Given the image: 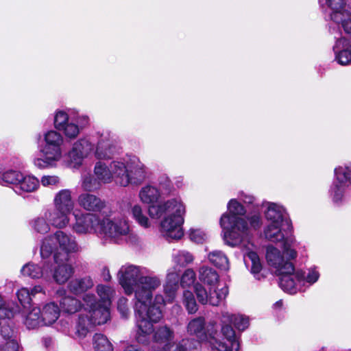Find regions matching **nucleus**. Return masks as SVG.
I'll return each instance as SVG.
<instances>
[{"mask_svg":"<svg viewBox=\"0 0 351 351\" xmlns=\"http://www.w3.org/2000/svg\"><path fill=\"white\" fill-rule=\"evenodd\" d=\"M141 201L149 204L148 213L153 219H159L165 214H169L160 222V231L168 241L178 240L183 236L182 224L186 212L180 197L169 199L157 203L161 197L158 188L149 184L143 186L138 194Z\"/></svg>","mask_w":351,"mask_h":351,"instance_id":"1","label":"nucleus"},{"mask_svg":"<svg viewBox=\"0 0 351 351\" xmlns=\"http://www.w3.org/2000/svg\"><path fill=\"white\" fill-rule=\"evenodd\" d=\"M228 210L229 213L223 214L220 219L225 243L232 247L241 245L245 248V261L247 263L246 258L251 261V272L260 280L259 273L262 269V265L258 254L253 251L254 245L251 242L250 229L247 221L239 217L244 215L246 210L235 199L230 200Z\"/></svg>","mask_w":351,"mask_h":351,"instance_id":"2","label":"nucleus"},{"mask_svg":"<svg viewBox=\"0 0 351 351\" xmlns=\"http://www.w3.org/2000/svg\"><path fill=\"white\" fill-rule=\"evenodd\" d=\"M117 276L125 293H134V313L142 318L153 292L161 285V279L146 267L132 265L122 266Z\"/></svg>","mask_w":351,"mask_h":351,"instance_id":"3","label":"nucleus"},{"mask_svg":"<svg viewBox=\"0 0 351 351\" xmlns=\"http://www.w3.org/2000/svg\"><path fill=\"white\" fill-rule=\"evenodd\" d=\"M187 332L194 335L200 344L201 341H207L212 351H239L240 347L239 337L230 326H221V332L216 329V323L210 322L205 328V319L203 317H196L189 322Z\"/></svg>","mask_w":351,"mask_h":351,"instance_id":"4","label":"nucleus"},{"mask_svg":"<svg viewBox=\"0 0 351 351\" xmlns=\"http://www.w3.org/2000/svg\"><path fill=\"white\" fill-rule=\"evenodd\" d=\"M136 332V339L141 344H147L150 341V335H152L153 341L162 347L169 345L174 339L175 334L172 328L167 325L159 326L154 328L153 323L158 322L162 317V311L158 307L147 308L146 306L145 313L143 317H140L135 313Z\"/></svg>","mask_w":351,"mask_h":351,"instance_id":"5","label":"nucleus"},{"mask_svg":"<svg viewBox=\"0 0 351 351\" xmlns=\"http://www.w3.org/2000/svg\"><path fill=\"white\" fill-rule=\"evenodd\" d=\"M199 280L207 285V290L202 285H194L195 293L199 303L218 306L224 300L228 293V287L218 289L219 276L217 271L210 267L202 266L199 269Z\"/></svg>","mask_w":351,"mask_h":351,"instance_id":"6","label":"nucleus"},{"mask_svg":"<svg viewBox=\"0 0 351 351\" xmlns=\"http://www.w3.org/2000/svg\"><path fill=\"white\" fill-rule=\"evenodd\" d=\"M83 308L86 315L80 314L76 325V332L84 337L95 325L105 324L110 318V306L97 302L93 294L83 296Z\"/></svg>","mask_w":351,"mask_h":351,"instance_id":"7","label":"nucleus"},{"mask_svg":"<svg viewBox=\"0 0 351 351\" xmlns=\"http://www.w3.org/2000/svg\"><path fill=\"white\" fill-rule=\"evenodd\" d=\"M53 239L58 244V248L53 252V260L69 261L70 254L76 253L80 250L74 237L62 230H57L53 235L43 239L40 249V256L43 259L49 258L53 252L54 247L51 243Z\"/></svg>","mask_w":351,"mask_h":351,"instance_id":"8","label":"nucleus"},{"mask_svg":"<svg viewBox=\"0 0 351 351\" xmlns=\"http://www.w3.org/2000/svg\"><path fill=\"white\" fill-rule=\"evenodd\" d=\"M283 248L282 254L276 247L270 245L267 247L266 260L268 265L275 269V273L279 276V285L283 290H291L294 288V282L291 273L294 271V266L291 262L294 258H289Z\"/></svg>","mask_w":351,"mask_h":351,"instance_id":"9","label":"nucleus"},{"mask_svg":"<svg viewBox=\"0 0 351 351\" xmlns=\"http://www.w3.org/2000/svg\"><path fill=\"white\" fill-rule=\"evenodd\" d=\"M130 235V227L125 219L109 217L101 218L98 237L101 239L103 243H121L126 241Z\"/></svg>","mask_w":351,"mask_h":351,"instance_id":"10","label":"nucleus"},{"mask_svg":"<svg viewBox=\"0 0 351 351\" xmlns=\"http://www.w3.org/2000/svg\"><path fill=\"white\" fill-rule=\"evenodd\" d=\"M290 230L287 228L285 224H268L265 228L264 235L271 242L281 243L289 258H295L297 252L291 248L294 239L291 235H289L288 230Z\"/></svg>","mask_w":351,"mask_h":351,"instance_id":"11","label":"nucleus"},{"mask_svg":"<svg viewBox=\"0 0 351 351\" xmlns=\"http://www.w3.org/2000/svg\"><path fill=\"white\" fill-rule=\"evenodd\" d=\"M351 184V166H339L335 169V180L329 190L330 197L335 204L343 201L346 189Z\"/></svg>","mask_w":351,"mask_h":351,"instance_id":"12","label":"nucleus"},{"mask_svg":"<svg viewBox=\"0 0 351 351\" xmlns=\"http://www.w3.org/2000/svg\"><path fill=\"white\" fill-rule=\"evenodd\" d=\"M95 144L88 137H83L76 141L67 154L69 165L73 168L80 167L84 159L87 158L93 152Z\"/></svg>","mask_w":351,"mask_h":351,"instance_id":"13","label":"nucleus"},{"mask_svg":"<svg viewBox=\"0 0 351 351\" xmlns=\"http://www.w3.org/2000/svg\"><path fill=\"white\" fill-rule=\"evenodd\" d=\"M75 222L71 226L73 232L78 235L95 234L98 231L101 218L93 213H74Z\"/></svg>","mask_w":351,"mask_h":351,"instance_id":"14","label":"nucleus"},{"mask_svg":"<svg viewBox=\"0 0 351 351\" xmlns=\"http://www.w3.org/2000/svg\"><path fill=\"white\" fill-rule=\"evenodd\" d=\"M39 152L42 158L34 160V165L40 169L55 166L63 156V148L39 145Z\"/></svg>","mask_w":351,"mask_h":351,"instance_id":"15","label":"nucleus"},{"mask_svg":"<svg viewBox=\"0 0 351 351\" xmlns=\"http://www.w3.org/2000/svg\"><path fill=\"white\" fill-rule=\"evenodd\" d=\"M319 278V273L316 267H311L306 271L295 270L291 273V278L294 282V288L291 290H284L291 294L296 293L301 290L302 287L306 284L312 285L316 282Z\"/></svg>","mask_w":351,"mask_h":351,"instance_id":"16","label":"nucleus"},{"mask_svg":"<svg viewBox=\"0 0 351 351\" xmlns=\"http://www.w3.org/2000/svg\"><path fill=\"white\" fill-rule=\"evenodd\" d=\"M265 217L269 224H285L287 229L291 228V221L285 208L278 204L267 202Z\"/></svg>","mask_w":351,"mask_h":351,"instance_id":"17","label":"nucleus"},{"mask_svg":"<svg viewBox=\"0 0 351 351\" xmlns=\"http://www.w3.org/2000/svg\"><path fill=\"white\" fill-rule=\"evenodd\" d=\"M21 274L25 277L32 279L43 278L45 280H49L51 276V269L49 263H43L39 265L32 262L24 265L21 269Z\"/></svg>","mask_w":351,"mask_h":351,"instance_id":"18","label":"nucleus"},{"mask_svg":"<svg viewBox=\"0 0 351 351\" xmlns=\"http://www.w3.org/2000/svg\"><path fill=\"white\" fill-rule=\"evenodd\" d=\"M119 152V147L113 140L108 136H101L98 141L94 152L99 161L110 160Z\"/></svg>","mask_w":351,"mask_h":351,"instance_id":"19","label":"nucleus"},{"mask_svg":"<svg viewBox=\"0 0 351 351\" xmlns=\"http://www.w3.org/2000/svg\"><path fill=\"white\" fill-rule=\"evenodd\" d=\"M147 175V169L138 159L134 158L129 162V168L126 178H128V186H138L143 182Z\"/></svg>","mask_w":351,"mask_h":351,"instance_id":"20","label":"nucleus"},{"mask_svg":"<svg viewBox=\"0 0 351 351\" xmlns=\"http://www.w3.org/2000/svg\"><path fill=\"white\" fill-rule=\"evenodd\" d=\"M328 7L332 10L331 20L339 27V21L351 15V5L346 4L344 0H326Z\"/></svg>","mask_w":351,"mask_h":351,"instance_id":"21","label":"nucleus"},{"mask_svg":"<svg viewBox=\"0 0 351 351\" xmlns=\"http://www.w3.org/2000/svg\"><path fill=\"white\" fill-rule=\"evenodd\" d=\"M79 206L88 212H100L106 206L105 201L89 193H83L77 197Z\"/></svg>","mask_w":351,"mask_h":351,"instance_id":"22","label":"nucleus"},{"mask_svg":"<svg viewBox=\"0 0 351 351\" xmlns=\"http://www.w3.org/2000/svg\"><path fill=\"white\" fill-rule=\"evenodd\" d=\"M56 298L59 300L60 306L62 311L68 313H74L83 306V304L78 300L66 295V291L63 288L56 291Z\"/></svg>","mask_w":351,"mask_h":351,"instance_id":"23","label":"nucleus"},{"mask_svg":"<svg viewBox=\"0 0 351 351\" xmlns=\"http://www.w3.org/2000/svg\"><path fill=\"white\" fill-rule=\"evenodd\" d=\"M56 266L54 267L52 277L58 284H64L73 275L74 268L69 261H58L53 260Z\"/></svg>","mask_w":351,"mask_h":351,"instance_id":"24","label":"nucleus"},{"mask_svg":"<svg viewBox=\"0 0 351 351\" xmlns=\"http://www.w3.org/2000/svg\"><path fill=\"white\" fill-rule=\"evenodd\" d=\"M70 214L69 212L53 208L45 211V217L47 218V221L51 226L58 229H63L69 224Z\"/></svg>","mask_w":351,"mask_h":351,"instance_id":"25","label":"nucleus"},{"mask_svg":"<svg viewBox=\"0 0 351 351\" xmlns=\"http://www.w3.org/2000/svg\"><path fill=\"white\" fill-rule=\"evenodd\" d=\"M110 171H112V180L122 186H128V178H126L129 162L124 160H115L110 163Z\"/></svg>","mask_w":351,"mask_h":351,"instance_id":"26","label":"nucleus"},{"mask_svg":"<svg viewBox=\"0 0 351 351\" xmlns=\"http://www.w3.org/2000/svg\"><path fill=\"white\" fill-rule=\"evenodd\" d=\"M333 51L335 55V60L341 65L351 64V56L348 48V39L344 37L337 38Z\"/></svg>","mask_w":351,"mask_h":351,"instance_id":"27","label":"nucleus"},{"mask_svg":"<svg viewBox=\"0 0 351 351\" xmlns=\"http://www.w3.org/2000/svg\"><path fill=\"white\" fill-rule=\"evenodd\" d=\"M54 208L71 213L74 208V201L69 189H62L58 191L53 199Z\"/></svg>","mask_w":351,"mask_h":351,"instance_id":"28","label":"nucleus"},{"mask_svg":"<svg viewBox=\"0 0 351 351\" xmlns=\"http://www.w3.org/2000/svg\"><path fill=\"white\" fill-rule=\"evenodd\" d=\"M221 322L222 324L221 326L227 325L232 328L230 325V324H232L239 331L245 330L248 328L250 324L247 317L242 315H232L228 312L222 313Z\"/></svg>","mask_w":351,"mask_h":351,"instance_id":"29","label":"nucleus"},{"mask_svg":"<svg viewBox=\"0 0 351 351\" xmlns=\"http://www.w3.org/2000/svg\"><path fill=\"white\" fill-rule=\"evenodd\" d=\"M38 186L39 180L36 177L23 175V178L20 179L16 188H14V191L19 195H22L23 193L34 192Z\"/></svg>","mask_w":351,"mask_h":351,"instance_id":"30","label":"nucleus"},{"mask_svg":"<svg viewBox=\"0 0 351 351\" xmlns=\"http://www.w3.org/2000/svg\"><path fill=\"white\" fill-rule=\"evenodd\" d=\"M24 324L28 329H35L44 326L39 307H33L27 314L23 315Z\"/></svg>","mask_w":351,"mask_h":351,"instance_id":"31","label":"nucleus"},{"mask_svg":"<svg viewBox=\"0 0 351 351\" xmlns=\"http://www.w3.org/2000/svg\"><path fill=\"white\" fill-rule=\"evenodd\" d=\"M59 315L60 308L54 302H49L43 306L41 316L44 326L53 324L58 319Z\"/></svg>","mask_w":351,"mask_h":351,"instance_id":"32","label":"nucleus"},{"mask_svg":"<svg viewBox=\"0 0 351 351\" xmlns=\"http://www.w3.org/2000/svg\"><path fill=\"white\" fill-rule=\"evenodd\" d=\"M93 173L103 184H109L112 181L110 165H108L103 161H97L95 162L93 168Z\"/></svg>","mask_w":351,"mask_h":351,"instance_id":"33","label":"nucleus"},{"mask_svg":"<svg viewBox=\"0 0 351 351\" xmlns=\"http://www.w3.org/2000/svg\"><path fill=\"white\" fill-rule=\"evenodd\" d=\"M93 286V282L92 278L89 276H86L71 280L69 283L68 287L72 293L79 294L92 288Z\"/></svg>","mask_w":351,"mask_h":351,"instance_id":"34","label":"nucleus"},{"mask_svg":"<svg viewBox=\"0 0 351 351\" xmlns=\"http://www.w3.org/2000/svg\"><path fill=\"white\" fill-rule=\"evenodd\" d=\"M199 347V343L192 339H182L176 343H170L160 351H192Z\"/></svg>","mask_w":351,"mask_h":351,"instance_id":"35","label":"nucleus"},{"mask_svg":"<svg viewBox=\"0 0 351 351\" xmlns=\"http://www.w3.org/2000/svg\"><path fill=\"white\" fill-rule=\"evenodd\" d=\"M64 139L62 135L56 130H49L44 134V141L40 145L63 148Z\"/></svg>","mask_w":351,"mask_h":351,"instance_id":"36","label":"nucleus"},{"mask_svg":"<svg viewBox=\"0 0 351 351\" xmlns=\"http://www.w3.org/2000/svg\"><path fill=\"white\" fill-rule=\"evenodd\" d=\"M23 178V174L15 170H8L2 172L1 168H0V184L1 185H14V188H16V185L19 184L20 179Z\"/></svg>","mask_w":351,"mask_h":351,"instance_id":"37","label":"nucleus"},{"mask_svg":"<svg viewBox=\"0 0 351 351\" xmlns=\"http://www.w3.org/2000/svg\"><path fill=\"white\" fill-rule=\"evenodd\" d=\"M208 259L217 267L227 271L229 269V261L221 251L215 250L209 253Z\"/></svg>","mask_w":351,"mask_h":351,"instance_id":"38","label":"nucleus"},{"mask_svg":"<svg viewBox=\"0 0 351 351\" xmlns=\"http://www.w3.org/2000/svg\"><path fill=\"white\" fill-rule=\"evenodd\" d=\"M173 262L175 267H184L187 265L193 263L194 257L191 253L186 250H178L173 252L172 255Z\"/></svg>","mask_w":351,"mask_h":351,"instance_id":"39","label":"nucleus"},{"mask_svg":"<svg viewBox=\"0 0 351 351\" xmlns=\"http://www.w3.org/2000/svg\"><path fill=\"white\" fill-rule=\"evenodd\" d=\"M102 184V182L94 174H86L82 178L81 186L86 193L99 190Z\"/></svg>","mask_w":351,"mask_h":351,"instance_id":"40","label":"nucleus"},{"mask_svg":"<svg viewBox=\"0 0 351 351\" xmlns=\"http://www.w3.org/2000/svg\"><path fill=\"white\" fill-rule=\"evenodd\" d=\"M96 290L100 298V301L98 302L110 306L112 298L114 297L115 293L114 289L110 286L98 285Z\"/></svg>","mask_w":351,"mask_h":351,"instance_id":"41","label":"nucleus"},{"mask_svg":"<svg viewBox=\"0 0 351 351\" xmlns=\"http://www.w3.org/2000/svg\"><path fill=\"white\" fill-rule=\"evenodd\" d=\"M130 214L135 221L141 227L147 228L151 223L148 217L143 213L142 208L138 204H134L131 207Z\"/></svg>","mask_w":351,"mask_h":351,"instance_id":"42","label":"nucleus"},{"mask_svg":"<svg viewBox=\"0 0 351 351\" xmlns=\"http://www.w3.org/2000/svg\"><path fill=\"white\" fill-rule=\"evenodd\" d=\"M47 218L45 217V212L43 215L39 216L30 222V226L33 230L37 233L44 234L49 232L50 223L47 222Z\"/></svg>","mask_w":351,"mask_h":351,"instance_id":"43","label":"nucleus"},{"mask_svg":"<svg viewBox=\"0 0 351 351\" xmlns=\"http://www.w3.org/2000/svg\"><path fill=\"white\" fill-rule=\"evenodd\" d=\"M157 188L161 197L169 196L175 191L171 180L166 175H162L158 178Z\"/></svg>","mask_w":351,"mask_h":351,"instance_id":"44","label":"nucleus"},{"mask_svg":"<svg viewBox=\"0 0 351 351\" xmlns=\"http://www.w3.org/2000/svg\"><path fill=\"white\" fill-rule=\"evenodd\" d=\"M93 347L95 351H113V346L104 335L96 333L93 336Z\"/></svg>","mask_w":351,"mask_h":351,"instance_id":"45","label":"nucleus"},{"mask_svg":"<svg viewBox=\"0 0 351 351\" xmlns=\"http://www.w3.org/2000/svg\"><path fill=\"white\" fill-rule=\"evenodd\" d=\"M20 310L21 307L14 302L8 303L6 306H5V302L0 294V317H2L3 314L5 317L10 319L16 313H20Z\"/></svg>","mask_w":351,"mask_h":351,"instance_id":"46","label":"nucleus"},{"mask_svg":"<svg viewBox=\"0 0 351 351\" xmlns=\"http://www.w3.org/2000/svg\"><path fill=\"white\" fill-rule=\"evenodd\" d=\"M183 303L190 314L196 313L198 309L197 304L193 293L190 291H185L183 293Z\"/></svg>","mask_w":351,"mask_h":351,"instance_id":"47","label":"nucleus"},{"mask_svg":"<svg viewBox=\"0 0 351 351\" xmlns=\"http://www.w3.org/2000/svg\"><path fill=\"white\" fill-rule=\"evenodd\" d=\"M17 298L23 308L30 307L32 298L29 290L27 288L23 287L16 292Z\"/></svg>","mask_w":351,"mask_h":351,"instance_id":"48","label":"nucleus"},{"mask_svg":"<svg viewBox=\"0 0 351 351\" xmlns=\"http://www.w3.org/2000/svg\"><path fill=\"white\" fill-rule=\"evenodd\" d=\"M80 127L73 121L72 119L61 130L66 138H75L80 132Z\"/></svg>","mask_w":351,"mask_h":351,"instance_id":"49","label":"nucleus"},{"mask_svg":"<svg viewBox=\"0 0 351 351\" xmlns=\"http://www.w3.org/2000/svg\"><path fill=\"white\" fill-rule=\"evenodd\" d=\"M71 119L65 112L58 111L54 117V126L56 130L61 131Z\"/></svg>","mask_w":351,"mask_h":351,"instance_id":"50","label":"nucleus"},{"mask_svg":"<svg viewBox=\"0 0 351 351\" xmlns=\"http://www.w3.org/2000/svg\"><path fill=\"white\" fill-rule=\"evenodd\" d=\"M196 280V274L192 269H187L184 271L180 278L182 287H191L194 285Z\"/></svg>","mask_w":351,"mask_h":351,"instance_id":"51","label":"nucleus"},{"mask_svg":"<svg viewBox=\"0 0 351 351\" xmlns=\"http://www.w3.org/2000/svg\"><path fill=\"white\" fill-rule=\"evenodd\" d=\"M179 288V284L166 282L163 285L164 292L167 296L168 302H172L176 298V292Z\"/></svg>","mask_w":351,"mask_h":351,"instance_id":"52","label":"nucleus"},{"mask_svg":"<svg viewBox=\"0 0 351 351\" xmlns=\"http://www.w3.org/2000/svg\"><path fill=\"white\" fill-rule=\"evenodd\" d=\"M190 239L197 243H202L207 239L206 234L201 229L191 228L189 230Z\"/></svg>","mask_w":351,"mask_h":351,"instance_id":"53","label":"nucleus"},{"mask_svg":"<svg viewBox=\"0 0 351 351\" xmlns=\"http://www.w3.org/2000/svg\"><path fill=\"white\" fill-rule=\"evenodd\" d=\"M0 351H20L17 340L12 339L2 341L0 344Z\"/></svg>","mask_w":351,"mask_h":351,"instance_id":"54","label":"nucleus"},{"mask_svg":"<svg viewBox=\"0 0 351 351\" xmlns=\"http://www.w3.org/2000/svg\"><path fill=\"white\" fill-rule=\"evenodd\" d=\"M180 278V270L177 269L176 267H173L168 269L167 276H166V282L178 284Z\"/></svg>","mask_w":351,"mask_h":351,"instance_id":"55","label":"nucleus"},{"mask_svg":"<svg viewBox=\"0 0 351 351\" xmlns=\"http://www.w3.org/2000/svg\"><path fill=\"white\" fill-rule=\"evenodd\" d=\"M60 182V179L57 176H43L40 180V183L44 186H58Z\"/></svg>","mask_w":351,"mask_h":351,"instance_id":"56","label":"nucleus"},{"mask_svg":"<svg viewBox=\"0 0 351 351\" xmlns=\"http://www.w3.org/2000/svg\"><path fill=\"white\" fill-rule=\"evenodd\" d=\"M128 299L121 297L119 299L117 302V309L121 313V316L123 317H128V315L130 314L129 308L128 306Z\"/></svg>","mask_w":351,"mask_h":351,"instance_id":"57","label":"nucleus"},{"mask_svg":"<svg viewBox=\"0 0 351 351\" xmlns=\"http://www.w3.org/2000/svg\"><path fill=\"white\" fill-rule=\"evenodd\" d=\"M1 336L3 341H9L15 339L14 337V330L7 325H2L0 329Z\"/></svg>","mask_w":351,"mask_h":351,"instance_id":"58","label":"nucleus"},{"mask_svg":"<svg viewBox=\"0 0 351 351\" xmlns=\"http://www.w3.org/2000/svg\"><path fill=\"white\" fill-rule=\"evenodd\" d=\"M247 219L250 221L251 228L254 230L258 229L262 226V218L260 214H254L248 216Z\"/></svg>","mask_w":351,"mask_h":351,"instance_id":"59","label":"nucleus"},{"mask_svg":"<svg viewBox=\"0 0 351 351\" xmlns=\"http://www.w3.org/2000/svg\"><path fill=\"white\" fill-rule=\"evenodd\" d=\"M152 299V298H151ZM152 300L147 303V308H151L153 307H158L160 308L161 305H164L166 302H168L167 300V297L165 298L162 295L158 294L155 296L154 300V304L150 305ZM161 311V309H160Z\"/></svg>","mask_w":351,"mask_h":351,"instance_id":"60","label":"nucleus"},{"mask_svg":"<svg viewBox=\"0 0 351 351\" xmlns=\"http://www.w3.org/2000/svg\"><path fill=\"white\" fill-rule=\"evenodd\" d=\"M350 15L348 17H343V19L339 21L345 33L351 38V19Z\"/></svg>","mask_w":351,"mask_h":351,"instance_id":"61","label":"nucleus"},{"mask_svg":"<svg viewBox=\"0 0 351 351\" xmlns=\"http://www.w3.org/2000/svg\"><path fill=\"white\" fill-rule=\"evenodd\" d=\"M73 119V121L80 127V130H82L89 123V118L86 115H78L76 118Z\"/></svg>","mask_w":351,"mask_h":351,"instance_id":"62","label":"nucleus"},{"mask_svg":"<svg viewBox=\"0 0 351 351\" xmlns=\"http://www.w3.org/2000/svg\"><path fill=\"white\" fill-rule=\"evenodd\" d=\"M30 295L32 297H34L37 293H43L45 295V291L40 285H36L34 286L31 291H29Z\"/></svg>","mask_w":351,"mask_h":351,"instance_id":"63","label":"nucleus"},{"mask_svg":"<svg viewBox=\"0 0 351 351\" xmlns=\"http://www.w3.org/2000/svg\"><path fill=\"white\" fill-rule=\"evenodd\" d=\"M101 275L104 281L108 282L111 280V276L108 267H105L103 268Z\"/></svg>","mask_w":351,"mask_h":351,"instance_id":"64","label":"nucleus"}]
</instances>
